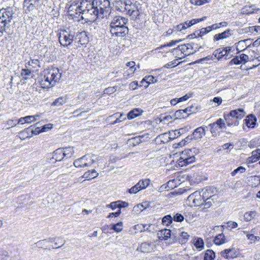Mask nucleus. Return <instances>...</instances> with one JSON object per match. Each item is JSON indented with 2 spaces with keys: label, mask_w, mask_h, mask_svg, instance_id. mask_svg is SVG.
Returning a JSON list of instances; mask_svg holds the SVG:
<instances>
[{
  "label": "nucleus",
  "mask_w": 260,
  "mask_h": 260,
  "mask_svg": "<svg viewBox=\"0 0 260 260\" xmlns=\"http://www.w3.org/2000/svg\"><path fill=\"white\" fill-rule=\"evenodd\" d=\"M61 76V74L58 69L45 72L40 82V85L43 88L53 87L59 80Z\"/></svg>",
  "instance_id": "1"
},
{
  "label": "nucleus",
  "mask_w": 260,
  "mask_h": 260,
  "mask_svg": "<svg viewBox=\"0 0 260 260\" xmlns=\"http://www.w3.org/2000/svg\"><path fill=\"white\" fill-rule=\"evenodd\" d=\"M82 5L83 9L82 14V20H85L86 22H91L95 20L97 18H100L99 13L95 5L93 4V1L84 0V4Z\"/></svg>",
  "instance_id": "2"
},
{
  "label": "nucleus",
  "mask_w": 260,
  "mask_h": 260,
  "mask_svg": "<svg viewBox=\"0 0 260 260\" xmlns=\"http://www.w3.org/2000/svg\"><path fill=\"white\" fill-rule=\"evenodd\" d=\"M93 4L95 5L99 13L100 19L107 17L111 12L110 3L108 0H93Z\"/></svg>",
  "instance_id": "3"
},
{
  "label": "nucleus",
  "mask_w": 260,
  "mask_h": 260,
  "mask_svg": "<svg viewBox=\"0 0 260 260\" xmlns=\"http://www.w3.org/2000/svg\"><path fill=\"white\" fill-rule=\"evenodd\" d=\"M94 156V155L86 154L75 160L74 166L77 168L89 167L95 162L93 158Z\"/></svg>",
  "instance_id": "4"
},
{
  "label": "nucleus",
  "mask_w": 260,
  "mask_h": 260,
  "mask_svg": "<svg viewBox=\"0 0 260 260\" xmlns=\"http://www.w3.org/2000/svg\"><path fill=\"white\" fill-rule=\"evenodd\" d=\"M58 35L59 42L63 47L70 46L75 40L74 34L71 31H67L66 30H61Z\"/></svg>",
  "instance_id": "5"
},
{
  "label": "nucleus",
  "mask_w": 260,
  "mask_h": 260,
  "mask_svg": "<svg viewBox=\"0 0 260 260\" xmlns=\"http://www.w3.org/2000/svg\"><path fill=\"white\" fill-rule=\"evenodd\" d=\"M195 45L198 46V44L194 43L179 45L176 48L173 49L172 52L173 53H177L178 51H180L185 56L193 54L197 52V50L194 49ZM195 48H197V47Z\"/></svg>",
  "instance_id": "6"
},
{
  "label": "nucleus",
  "mask_w": 260,
  "mask_h": 260,
  "mask_svg": "<svg viewBox=\"0 0 260 260\" xmlns=\"http://www.w3.org/2000/svg\"><path fill=\"white\" fill-rule=\"evenodd\" d=\"M14 14V9L12 7H8L0 10V18L8 26L11 22Z\"/></svg>",
  "instance_id": "7"
},
{
  "label": "nucleus",
  "mask_w": 260,
  "mask_h": 260,
  "mask_svg": "<svg viewBox=\"0 0 260 260\" xmlns=\"http://www.w3.org/2000/svg\"><path fill=\"white\" fill-rule=\"evenodd\" d=\"M187 201L191 206H201L204 203L200 192L198 191L190 194L187 198Z\"/></svg>",
  "instance_id": "8"
},
{
  "label": "nucleus",
  "mask_w": 260,
  "mask_h": 260,
  "mask_svg": "<svg viewBox=\"0 0 260 260\" xmlns=\"http://www.w3.org/2000/svg\"><path fill=\"white\" fill-rule=\"evenodd\" d=\"M137 2L132 0H127L125 13L129 16H137L139 15L138 6Z\"/></svg>",
  "instance_id": "9"
},
{
  "label": "nucleus",
  "mask_w": 260,
  "mask_h": 260,
  "mask_svg": "<svg viewBox=\"0 0 260 260\" xmlns=\"http://www.w3.org/2000/svg\"><path fill=\"white\" fill-rule=\"evenodd\" d=\"M206 134L205 128L203 127H199L197 128L192 134L187 136L184 140V143H189L190 140L193 139L195 140H200Z\"/></svg>",
  "instance_id": "10"
},
{
  "label": "nucleus",
  "mask_w": 260,
  "mask_h": 260,
  "mask_svg": "<svg viewBox=\"0 0 260 260\" xmlns=\"http://www.w3.org/2000/svg\"><path fill=\"white\" fill-rule=\"evenodd\" d=\"M110 27V31L113 37L122 38L128 33L127 27H116V25H114Z\"/></svg>",
  "instance_id": "11"
},
{
  "label": "nucleus",
  "mask_w": 260,
  "mask_h": 260,
  "mask_svg": "<svg viewBox=\"0 0 260 260\" xmlns=\"http://www.w3.org/2000/svg\"><path fill=\"white\" fill-rule=\"evenodd\" d=\"M127 22L128 19L126 18L120 16H116L110 23V26L116 25V27H127L125 25Z\"/></svg>",
  "instance_id": "12"
},
{
  "label": "nucleus",
  "mask_w": 260,
  "mask_h": 260,
  "mask_svg": "<svg viewBox=\"0 0 260 260\" xmlns=\"http://www.w3.org/2000/svg\"><path fill=\"white\" fill-rule=\"evenodd\" d=\"M137 250L142 253H149L154 250V245L151 242H144L138 246Z\"/></svg>",
  "instance_id": "13"
},
{
  "label": "nucleus",
  "mask_w": 260,
  "mask_h": 260,
  "mask_svg": "<svg viewBox=\"0 0 260 260\" xmlns=\"http://www.w3.org/2000/svg\"><path fill=\"white\" fill-rule=\"evenodd\" d=\"M230 116H232L235 119L240 120L245 116V112L244 109L238 108L234 110H231L229 113H227Z\"/></svg>",
  "instance_id": "14"
},
{
  "label": "nucleus",
  "mask_w": 260,
  "mask_h": 260,
  "mask_svg": "<svg viewBox=\"0 0 260 260\" xmlns=\"http://www.w3.org/2000/svg\"><path fill=\"white\" fill-rule=\"evenodd\" d=\"M74 39L75 42L81 45H84L88 41L86 33L84 31L77 32L76 36H75Z\"/></svg>",
  "instance_id": "15"
},
{
  "label": "nucleus",
  "mask_w": 260,
  "mask_h": 260,
  "mask_svg": "<svg viewBox=\"0 0 260 260\" xmlns=\"http://www.w3.org/2000/svg\"><path fill=\"white\" fill-rule=\"evenodd\" d=\"M64 158L63 153L61 149L58 148L53 153V156L51 158L52 163L62 161Z\"/></svg>",
  "instance_id": "16"
},
{
  "label": "nucleus",
  "mask_w": 260,
  "mask_h": 260,
  "mask_svg": "<svg viewBox=\"0 0 260 260\" xmlns=\"http://www.w3.org/2000/svg\"><path fill=\"white\" fill-rule=\"evenodd\" d=\"M127 0H116L113 3V6L117 11L125 13Z\"/></svg>",
  "instance_id": "17"
},
{
  "label": "nucleus",
  "mask_w": 260,
  "mask_h": 260,
  "mask_svg": "<svg viewBox=\"0 0 260 260\" xmlns=\"http://www.w3.org/2000/svg\"><path fill=\"white\" fill-rule=\"evenodd\" d=\"M233 35V31L230 29H228L224 31L216 34L214 35L213 40L214 41H217L220 40L226 39Z\"/></svg>",
  "instance_id": "18"
},
{
  "label": "nucleus",
  "mask_w": 260,
  "mask_h": 260,
  "mask_svg": "<svg viewBox=\"0 0 260 260\" xmlns=\"http://www.w3.org/2000/svg\"><path fill=\"white\" fill-rule=\"evenodd\" d=\"M201 195L204 200L206 199L212 198L214 196H217L215 194L213 193V189L210 187H206L203 189L201 191H200Z\"/></svg>",
  "instance_id": "19"
},
{
  "label": "nucleus",
  "mask_w": 260,
  "mask_h": 260,
  "mask_svg": "<svg viewBox=\"0 0 260 260\" xmlns=\"http://www.w3.org/2000/svg\"><path fill=\"white\" fill-rule=\"evenodd\" d=\"M223 116L226 122L227 126H237L239 125V120L235 119V118H234L232 116H230L228 113H224Z\"/></svg>",
  "instance_id": "20"
},
{
  "label": "nucleus",
  "mask_w": 260,
  "mask_h": 260,
  "mask_svg": "<svg viewBox=\"0 0 260 260\" xmlns=\"http://www.w3.org/2000/svg\"><path fill=\"white\" fill-rule=\"evenodd\" d=\"M79 7L77 9H76V10L75 11V12L74 13V15H71L73 17V18H76L77 20H80V19H82V13L83 11V9L82 8V6L84 4V0H82L79 3Z\"/></svg>",
  "instance_id": "21"
},
{
  "label": "nucleus",
  "mask_w": 260,
  "mask_h": 260,
  "mask_svg": "<svg viewBox=\"0 0 260 260\" xmlns=\"http://www.w3.org/2000/svg\"><path fill=\"white\" fill-rule=\"evenodd\" d=\"M244 123L247 127L253 128L256 123V118L253 115H249L244 119Z\"/></svg>",
  "instance_id": "22"
},
{
  "label": "nucleus",
  "mask_w": 260,
  "mask_h": 260,
  "mask_svg": "<svg viewBox=\"0 0 260 260\" xmlns=\"http://www.w3.org/2000/svg\"><path fill=\"white\" fill-rule=\"evenodd\" d=\"M222 256L226 258H233L236 256V254L235 252L234 249H226L220 252Z\"/></svg>",
  "instance_id": "23"
},
{
  "label": "nucleus",
  "mask_w": 260,
  "mask_h": 260,
  "mask_svg": "<svg viewBox=\"0 0 260 260\" xmlns=\"http://www.w3.org/2000/svg\"><path fill=\"white\" fill-rule=\"evenodd\" d=\"M40 1V0H25L24 7H27L29 11L33 10L39 6Z\"/></svg>",
  "instance_id": "24"
},
{
  "label": "nucleus",
  "mask_w": 260,
  "mask_h": 260,
  "mask_svg": "<svg viewBox=\"0 0 260 260\" xmlns=\"http://www.w3.org/2000/svg\"><path fill=\"white\" fill-rule=\"evenodd\" d=\"M260 159V149H257L252 152V155L247 159L249 163H253Z\"/></svg>",
  "instance_id": "25"
},
{
  "label": "nucleus",
  "mask_w": 260,
  "mask_h": 260,
  "mask_svg": "<svg viewBox=\"0 0 260 260\" xmlns=\"http://www.w3.org/2000/svg\"><path fill=\"white\" fill-rule=\"evenodd\" d=\"M98 175L99 173L94 169H93L91 171L85 172L82 176V178L89 180L96 178Z\"/></svg>",
  "instance_id": "26"
},
{
  "label": "nucleus",
  "mask_w": 260,
  "mask_h": 260,
  "mask_svg": "<svg viewBox=\"0 0 260 260\" xmlns=\"http://www.w3.org/2000/svg\"><path fill=\"white\" fill-rule=\"evenodd\" d=\"M226 51H224L222 48L217 49L213 53L214 58H216L217 60H219L223 56H226L225 58L226 59L227 55L226 54Z\"/></svg>",
  "instance_id": "27"
},
{
  "label": "nucleus",
  "mask_w": 260,
  "mask_h": 260,
  "mask_svg": "<svg viewBox=\"0 0 260 260\" xmlns=\"http://www.w3.org/2000/svg\"><path fill=\"white\" fill-rule=\"evenodd\" d=\"M201 109V107L195 106V105H191L188 107L184 109V111L186 112L187 114V116H189L191 114H195L197 112V111Z\"/></svg>",
  "instance_id": "28"
},
{
  "label": "nucleus",
  "mask_w": 260,
  "mask_h": 260,
  "mask_svg": "<svg viewBox=\"0 0 260 260\" xmlns=\"http://www.w3.org/2000/svg\"><path fill=\"white\" fill-rule=\"evenodd\" d=\"M192 243L198 249H202L204 248V242L201 238L194 237L192 240Z\"/></svg>",
  "instance_id": "29"
},
{
  "label": "nucleus",
  "mask_w": 260,
  "mask_h": 260,
  "mask_svg": "<svg viewBox=\"0 0 260 260\" xmlns=\"http://www.w3.org/2000/svg\"><path fill=\"white\" fill-rule=\"evenodd\" d=\"M60 148L62 150L63 155L65 158H69L71 157L74 153L73 148L71 147Z\"/></svg>",
  "instance_id": "30"
},
{
  "label": "nucleus",
  "mask_w": 260,
  "mask_h": 260,
  "mask_svg": "<svg viewBox=\"0 0 260 260\" xmlns=\"http://www.w3.org/2000/svg\"><path fill=\"white\" fill-rule=\"evenodd\" d=\"M156 79L151 75L146 76L142 79V82H145L146 84V85H144L145 88H146L150 84L156 82Z\"/></svg>",
  "instance_id": "31"
},
{
  "label": "nucleus",
  "mask_w": 260,
  "mask_h": 260,
  "mask_svg": "<svg viewBox=\"0 0 260 260\" xmlns=\"http://www.w3.org/2000/svg\"><path fill=\"white\" fill-rule=\"evenodd\" d=\"M142 110L137 108L131 110L127 114L128 119H132L141 115Z\"/></svg>",
  "instance_id": "32"
},
{
  "label": "nucleus",
  "mask_w": 260,
  "mask_h": 260,
  "mask_svg": "<svg viewBox=\"0 0 260 260\" xmlns=\"http://www.w3.org/2000/svg\"><path fill=\"white\" fill-rule=\"evenodd\" d=\"M150 180L149 179H145L140 180L137 184L139 186L140 189H145L150 184Z\"/></svg>",
  "instance_id": "33"
},
{
  "label": "nucleus",
  "mask_w": 260,
  "mask_h": 260,
  "mask_svg": "<svg viewBox=\"0 0 260 260\" xmlns=\"http://www.w3.org/2000/svg\"><path fill=\"white\" fill-rule=\"evenodd\" d=\"M161 236L164 240H166L169 238H172L173 235L171 234V231L169 229H165L160 231Z\"/></svg>",
  "instance_id": "34"
},
{
  "label": "nucleus",
  "mask_w": 260,
  "mask_h": 260,
  "mask_svg": "<svg viewBox=\"0 0 260 260\" xmlns=\"http://www.w3.org/2000/svg\"><path fill=\"white\" fill-rule=\"evenodd\" d=\"M214 242L216 245H220L225 243V237L223 234L217 235L214 240Z\"/></svg>",
  "instance_id": "35"
},
{
  "label": "nucleus",
  "mask_w": 260,
  "mask_h": 260,
  "mask_svg": "<svg viewBox=\"0 0 260 260\" xmlns=\"http://www.w3.org/2000/svg\"><path fill=\"white\" fill-rule=\"evenodd\" d=\"M217 199V196H214L212 198L206 199L204 200V203L203 205H204V208H208L212 205L213 203L215 202Z\"/></svg>",
  "instance_id": "36"
},
{
  "label": "nucleus",
  "mask_w": 260,
  "mask_h": 260,
  "mask_svg": "<svg viewBox=\"0 0 260 260\" xmlns=\"http://www.w3.org/2000/svg\"><path fill=\"white\" fill-rule=\"evenodd\" d=\"M79 2H73L69 7L68 12L70 16L71 15H74V13L75 12L76 9H77L78 7H79Z\"/></svg>",
  "instance_id": "37"
},
{
  "label": "nucleus",
  "mask_w": 260,
  "mask_h": 260,
  "mask_svg": "<svg viewBox=\"0 0 260 260\" xmlns=\"http://www.w3.org/2000/svg\"><path fill=\"white\" fill-rule=\"evenodd\" d=\"M215 253L211 249H208L205 253L204 260H213L215 258Z\"/></svg>",
  "instance_id": "38"
},
{
  "label": "nucleus",
  "mask_w": 260,
  "mask_h": 260,
  "mask_svg": "<svg viewBox=\"0 0 260 260\" xmlns=\"http://www.w3.org/2000/svg\"><path fill=\"white\" fill-rule=\"evenodd\" d=\"M66 99L63 98L62 96H60L57 99H56L52 104V106H62L64 104L66 103Z\"/></svg>",
  "instance_id": "39"
},
{
  "label": "nucleus",
  "mask_w": 260,
  "mask_h": 260,
  "mask_svg": "<svg viewBox=\"0 0 260 260\" xmlns=\"http://www.w3.org/2000/svg\"><path fill=\"white\" fill-rule=\"evenodd\" d=\"M54 244L56 246L55 247H53V248H58L62 247L66 243L65 241L61 238L57 237L54 238Z\"/></svg>",
  "instance_id": "40"
},
{
  "label": "nucleus",
  "mask_w": 260,
  "mask_h": 260,
  "mask_svg": "<svg viewBox=\"0 0 260 260\" xmlns=\"http://www.w3.org/2000/svg\"><path fill=\"white\" fill-rule=\"evenodd\" d=\"M111 230H114L116 233H119L123 230V222L120 221L116 224H112Z\"/></svg>",
  "instance_id": "41"
},
{
  "label": "nucleus",
  "mask_w": 260,
  "mask_h": 260,
  "mask_svg": "<svg viewBox=\"0 0 260 260\" xmlns=\"http://www.w3.org/2000/svg\"><path fill=\"white\" fill-rule=\"evenodd\" d=\"M256 214L255 211L246 212L244 215V218L246 221H250L254 218Z\"/></svg>",
  "instance_id": "42"
},
{
  "label": "nucleus",
  "mask_w": 260,
  "mask_h": 260,
  "mask_svg": "<svg viewBox=\"0 0 260 260\" xmlns=\"http://www.w3.org/2000/svg\"><path fill=\"white\" fill-rule=\"evenodd\" d=\"M21 75L23 79L26 80L29 79L30 77H32V73L29 69H22L21 70Z\"/></svg>",
  "instance_id": "43"
},
{
  "label": "nucleus",
  "mask_w": 260,
  "mask_h": 260,
  "mask_svg": "<svg viewBox=\"0 0 260 260\" xmlns=\"http://www.w3.org/2000/svg\"><path fill=\"white\" fill-rule=\"evenodd\" d=\"M181 41H182V40H181V39L177 40H172V41H171L169 43H168L166 44H165L164 45H161L160 47H157L156 49V50H158V49H162V48H163L164 47H172V46H175L177 43H180Z\"/></svg>",
  "instance_id": "44"
},
{
  "label": "nucleus",
  "mask_w": 260,
  "mask_h": 260,
  "mask_svg": "<svg viewBox=\"0 0 260 260\" xmlns=\"http://www.w3.org/2000/svg\"><path fill=\"white\" fill-rule=\"evenodd\" d=\"M196 158L194 156H189L188 157L184 158L182 161H180V163H182L181 166L187 165L195 161Z\"/></svg>",
  "instance_id": "45"
},
{
  "label": "nucleus",
  "mask_w": 260,
  "mask_h": 260,
  "mask_svg": "<svg viewBox=\"0 0 260 260\" xmlns=\"http://www.w3.org/2000/svg\"><path fill=\"white\" fill-rule=\"evenodd\" d=\"M186 113L184 111V110H179L175 112L174 114V117L175 119H181L185 118L187 117L188 116H185L184 114Z\"/></svg>",
  "instance_id": "46"
},
{
  "label": "nucleus",
  "mask_w": 260,
  "mask_h": 260,
  "mask_svg": "<svg viewBox=\"0 0 260 260\" xmlns=\"http://www.w3.org/2000/svg\"><path fill=\"white\" fill-rule=\"evenodd\" d=\"M173 217L170 215L165 216L162 219L163 224L168 226L172 222Z\"/></svg>",
  "instance_id": "47"
},
{
  "label": "nucleus",
  "mask_w": 260,
  "mask_h": 260,
  "mask_svg": "<svg viewBox=\"0 0 260 260\" xmlns=\"http://www.w3.org/2000/svg\"><path fill=\"white\" fill-rule=\"evenodd\" d=\"M214 123L221 130L226 128L225 123L224 122V120L222 118L218 119Z\"/></svg>",
  "instance_id": "48"
},
{
  "label": "nucleus",
  "mask_w": 260,
  "mask_h": 260,
  "mask_svg": "<svg viewBox=\"0 0 260 260\" xmlns=\"http://www.w3.org/2000/svg\"><path fill=\"white\" fill-rule=\"evenodd\" d=\"M179 235L181 238L180 242L182 244L185 243L188 241L189 237V235L188 234V233L185 232H181L180 234H179Z\"/></svg>",
  "instance_id": "49"
},
{
  "label": "nucleus",
  "mask_w": 260,
  "mask_h": 260,
  "mask_svg": "<svg viewBox=\"0 0 260 260\" xmlns=\"http://www.w3.org/2000/svg\"><path fill=\"white\" fill-rule=\"evenodd\" d=\"M208 126L210 127V131L213 136H216L218 133V129L217 126L214 123V122L212 123H210L209 124Z\"/></svg>",
  "instance_id": "50"
},
{
  "label": "nucleus",
  "mask_w": 260,
  "mask_h": 260,
  "mask_svg": "<svg viewBox=\"0 0 260 260\" xmlns=\"http://www.w3.org/2000/svg\"><path fill=\"white\" fill-rule=\"evenodd\" d=\"M254 6H245L242 9V13L243 14H251L253 13L254 11Z\"/></svg>",
  "instance_id": "51"
},
{
  "label": "nucleus",
  "mask_w": 260,
  "mask_h": 260,
  "mask_svg": "<svg viewBox=\"0 0 260 260\" xmlns=\"http://www.w3.org/2000/svg\"><path fill=\"white\" fill-rule=\"evenodd\" d=\"M210 0H190L191 4L197 6H201L204 4L209 3Z\"/></svg>",
  "instance_id": "52"
},
{
  "label": "nucleus",
  "mask_w": 260,
  "mask_h": 260,
  "mask_svg": "<svg viewBox=\"0 0 260 260\" xmlns=\"http://www.w3.org/2000/svg\"><path fill=\"white\" fill-rule=\"evenodd\" d=\"M198 31L200 37H201L202 36L205 35L211 31V29L209 26H208L207 27L202 28L200 30Z\"/></svg>",
  "instance_id": "53"
},
{
  "label": "nucleus",
  "mask_w": 260,
  "mask_h": 260,
  "mask_svg": "<svg viewBox=\"0 0 260 260\" xmlns=\"http://www.w3.org/2000/svg\"><path fill=\"white\" fill-rule=\"evenodd\" d=\"M184 218V216L180 213H176L173 217V219L176 222H181L183 221Z\"/></svg>",
  "instance_id": "54"
},
{
  "label": "nucleus",
  "mask_w": 260,
  "mask_h": 260,
  "mask_svg": "<svg viewBox=\"0 0 260 260\" xmlns=\"http://www.w3.org/2000/svg\"><path fill=\"white\" fill-rule=\"evenodd\" d=\"M28 64L34 68H36L37 67H40V61L38 59H30L28 61Z\"/></svg>",
  "instance_id": "55"
},
{
  "label": "nucleus",
  "mask_w": 260,
  "mask_h": 260,
  "mask_svg": "<svg viewBox=\"0 0 260 260\" xmlns=\"http://www.w3.org/2000/svg\"><path fill=\"white\" fill-rule=\"evenodd\" d=\"M246 169L245 168L240 166L238 167L237 169H235L232 173L231 174L233 176H235L236 174L238 172L240 173H244Z\"/></svg>",
  "instance_id": "56"
},
{
  "label": "nucleus",
  "mask_w": 260,
  "mask_h": 260,
  "mask_svg": "<svg viewBox=\"0 0 260 260\" xmlns=\"http://www.w3.org/2000/svg\"><path fill=\"white\" fill-rule=\"evenodd\" d=\"M241 63L242 62L240 60L239 57L238 56H236L230 61L229 64H239Z\"/></svg>",
  "instance_id": "57"
},
{
  "label": "nucleus",
  "mask_w": 260,
  "mask_h": 260,
  "mask_svg": "<svg viewBox=\"0 0 260 260\" xmlns=\"http://www.w3.org/2000/svg\"><path fill=\"white\" fill-rule=\"evenodd\" d=\"M140 190H141L139 187V186H138V184H136V185H135L134 186H133V187H132L131 188H129L128 189V192L129 193H134V194H135L136 193H137L138 192H139Z\"/></svg>",
  "instance_id": "58"
},
{
  "label": "nucleus",
  "mask_w": 260,
  "mask_h": 260,
  "mask_svg": "<svg viewBox=\"0 0 260 260\" xmlns=\"http://www.w3.org/2000/svg\"><path fill=\"white\" fill-rule=\"evenodd\" d=\"M39 117V115L25 116L26 123H31V122L36 121L37 120V117Z\"/></svg>",
  "instance_id": "59"
},
{
  "label": "nucleus",
  "mask_w": 260,
  "mask_h": 260,
  "mask_svg": "<svg viewBox=\"0 0 260 260\" xmlns=\"http://www.w3.org/2000/svg\"><path fill=\"white\" fill-rule=\"evenodd\" d=\"M118 204V208L120 210L122 208L126 207L128 206V203L127 202L121 201H117Z\"/></svg>",
  "instance_id": "60"
},
{
  "label": "nucleus",
  "mask_w": 260,
  "mask_h": 260,
  "mask_svg": "<svg viewBox=\"0 0 260 260\" xmlns=\"http://www.w3.org/2000/svg\"><path fill=\"white\" fill-rule=\"evenodd\" d=\"M116 91V89L114 87H109L108 88H106L104 90L105 94H111L114 93Z\"/></svg>",
  "instance_id": "61"
},
{
  "label": "nucleus",
  "mask_w": 260,
  "mask_h": 260,
  "mask_svg": "<svg viewBox=\"0 0 260 260\" xmlns=\"http://www.w3.org/2000/svg\"><path fill=\"white\" fill-rule=\"evenodd\" d=\"M239 57L242 63L243 62L244 63L249 59L248 56L245 54H242Z\"/></svg>",
  "instance_id": "62"
},
{
  "label": "nucleus",
  "mask_w": 260,
  "mask_h": 260,
  "mask_svg": "<svg viewBox=\"0 0 260 260\" xmlns=\"http://www.w3.org/2000/svg\"><path fill=\"white\" fill-rule=\"evenodd\" d=\"M227 226L231 229H234L238 226V223L235 221H230L227 223Z\"/></svg>",
  "instance_id": "63"
},
{
  "label": "nucleus",
  "mask_w": 260,
  "mask_h": 260,
  "mask_svg": "<svg viewBox=\"0 0 260 260\" xmlns=\"http://www.w3.org/2000/svg\"><path fill=\"white\" fill-rule=\"evenodd\" d=\"M138 86L139 84L138 81H133L129 84V88L132 90H135L138 88Z\"/></svg>",
  "instance_id": "64"
}]
</instances>
